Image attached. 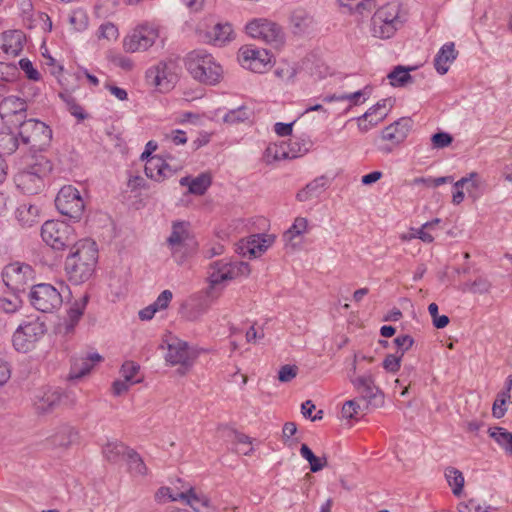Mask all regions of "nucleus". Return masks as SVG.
I'll return each instance as SVG.
<instances>
[{
  "mask_svg": "<svg viewBox=\"0 0 512 512\" xmlns=\"http://www.w3.org/2000/svg\"><path fill=\"white\" fill-rule=\"evenodd\" d=\"M97 260L98 249L94 241L83 238L73 243L64 264L68 280L75 285L88 281L94 274Z\"/></svg>",
  "mask_w": 512,
  "mask_h": 512,
  "instance_id": "1",
  "label": "nucleus"
},
{
  "mask_svg": "<svg viewBox=\"0 0 512 512\" xmlns=\"http://www.w3.org/2000/svg\"><path fill=\"white\" fill-rule=\"evenodd\" d=\"M250 266L246 262L236 261L229 258L216 260L209 265L208 281L209 287L207 296L216 299L228 282L239 277L248 276Z\"/></svg>",
  "mask_w": 512,
  "mask_h": 512,
  "instance_id": "2",
  "label": "nucleus"
},
{
  "mask_svg": "<svg viewBox=\"0 0 512 512\" xmlns=\"http://www.w3.org/2000/svg\"><path fill=\"white\" fill-rule=\"evenodd\" d=\"M185 64L191 76L204 84L215 85L223 76L221 65L211 54L203 50L190 52L186 57Z\"/></svg>",
  "mask_w": 512,
  "mask_h": 512,
  "instance_id": "3",
  "label": "nucleus"
},
{
  "mask_svg": "<svg viewBox=\"0 0 512 512\" xmlns=\"http://www.w3.org/2000/svg\"><path fill=\"white\" fill-rule=\"evenodd\" d=\"M400 5L389 3L380 7L371 20V32L379 39H389L403 26Z\"/></svg>",
  "mask_w": 512,
  "mask_h": 512,
  "instance_id": "4",
  "label": "nucleus"
},
{
  "mask_svg": "<svg viewBox=\"0 0 512 512\" xmlns=\"http://www.w3.org/2000/svg\"><path fill=\"white\" fill-rule=\"evenodd\" d=\"M190 224L187 221H173L166 246L177 264H183L192 253Z\"/></svg>",
  "mask_w": 512,
  "mask_h": 512,
  "instance_id": "5",
  "label": "nucleus"
},
{
  "mask_svg": "<svg viewBox=\"0 0 512 512\" xmlns=\"http://www.w3.org/2000/svg\"><path fill=\"white\" fill-rule=\"evenodd\" d=\"M40 234L46 245L54 250H63L75 243L74 228L65 222L46 220Z\"/></svg>",
  "mask_w": 512,
  "mask_h": 512,
  "instance_id": "6",
  "label": "nucleus"
},
{
  "mask_svg": "<svg viewBox=\"0 0 512 512\" xmlns=\"http://www.w3.org/2000/svg\"><path fill=\"white\" fill-rule=\"evenodd\" d=\"M159 37V27L154 23L145 22L136 26L123 40L126 52L146 51Z\"/></svg>",
  "mask_w": 512,
  "mask_h": 512,
  "instance_id": "7",
  "label": "nucleus"
},
{
  "mask_svg": "<svg viewBox=\"0 0 512 512\" xmlns=\"http://www.w3.org/2000/svg\"><path fill=\"white\" fill-rule=\"evenodd\" d=\"M55 204L62 215L74 221H80L85 209V201L80 191L72 185H65L59 190Z\"/></svg>",
  "mask_w": 512,
  "mask_h": 512,
  "instance_id": "8",
  "label": "nucleus"
},
{
  "mask_svg": "<svg viewBox=\"0 0 512 512\" xmlns=\"http://www.w3.org/2000/svg\"><path fill=\"white\" fill-rule=\"evenodd\" d=\"M165 360L172 366H179L177 373L184 376L193 366L195 356L189 349L187 342L178 338L167 341Z\"/></svg>",
  "mask_w": 512,
  "mask_h": 512,
  "instance_id": "9",
  "label": "nucleus"
},
{
  "mask_svg": "<svg viewBox=\"0 0 512 512\" xmlns=\"http://www.w3.org/2000/svg\"><path fill=\"white\" fill-rule=\"evenodd\" d=\"M247 34L266 44L279 46L284 40V34L279 25L267 19H254L246 25Z\"/></svg>",
  "mask_w": 512,
  "mask_h": 512,
  "instance_id": "10",
  "label": "nucleus"
},
{
  "mask_svg": "<svg viewBox=\"0 0 512 512\" xmlns=\"http://www.w3.org/2000/svg\"><path fill=\"white\" fill-rule=\"evenodd\" d=\"M238 60L243 68L255 73H264L272 67V55L268 50L251 45L240 48Z\"/></svg>",
  "mask_w": 512,
  "mask_h": 512,
  "instance_id": "11",
  "label": "nucleus"
},
{
  "mask_svg": "<svg viewBox=\"0 0 512 512\" xmlns=\"http://www.w3.org/2000/svg\"><path fill=\"white\" fill-rule=\"evenodd\" d=\"M62 304V296L49 283L34 284V309L43 313H51Z\"/></svg>",
  "mask_w": 512,
  "mask_h": 512,
  "instance_id": "12",
  "label": "nucleus"
},
{
  "mask_svg": "<svg viewBox=\"0 0 512 512\" xmlns=\"http://www.w3.org/2000/svg\"><path fill=\"white\" fill-rule=\"evenodd\" d=\"M175 68L173 62H160L147 70L146 78L160 90H169L176 80Z\"/></svg>",
  "mask_w": 512,
  "mask_h": 512,
  "instance_id": "13",
  "label": "nucleus"
},
{
  "mask_svg": "<svg viewBox=\"0 0 512 512\" xmlns=\"http://www.w3.org/2000/svg\"><path fill=\"white\" fill-rule=\"evenodd\" d=\"M175 499H181L194 512H221L211 501L210 497L189 486L185 491L180 492Z\"/></svg>",
  "mask_w": 512,
  "mask_h": 512,
  "instance_id": "14",
  "label": "nucleus"
},
{
  "mask_svg": "<svg viewBox=\"0 0 512 512\" xmlns=\"http://www.w3.org/2000/svg\"><path fill=\"white\" fill-rule=\"evenodd\" d=\"M275 236L271 234H254L241 242L239 249L243 256L258 257L273 243Z\"/></svg>",
  "mask_w": 512,
  "mask_h": 512,
  "instance_id": "15",
  "label": "nucleus"
},
{
  "mask_svg": "<svg viewBox=\"0 0 512 512\" xmlns=\"http://www.w3.org/2000/svg\"><path fill=\"white\" fill-rule=\"evenodd\" d=\"M30 272L29 265H20L19 263H13L6 266L2 272L3 281L8 287L13 290L20 291L24 289V285L27 282V273ZM25 293V290H23Z\"/></svg>",
  "mask_w": 512,
  "mask_h": 512,
  "instance_id": "16",
  "label": "nucleus"
},
{
  "mask_svg": "<svg viewBox=\"0 0 512 512\" xmlns=\"http://www.w3.org/2000/svg\"><path fill=\"white\" fill-rule=\"evenodd\" d=\"M411 128L412 120L410 118H400L382 130L381 139L399 145L407 138Z\"/></svg>",
  "mask_w": 512,
  "mask_h": 512,
  "instance_id": "17",
  "label": "nucleus"
},
{
  "mask_svg": "<svg viewBox=\"0 0 512 512\" xmlns=\"http://www.w3.org/2000/svg\"><path fill=\"white\" fill-rule=\"evenodd\" d=\"M77 430L69 424H61L47 437L46 441L53 448H67L77 440Z\"/></svg>",
  "mask_w": 512,
  "mask_h": 512,
  "instance_id": "18",
  "label": "nucleus"
},
{
  "mask_svg": "<svg viewBox=\"0 0 512 512\" xmlns=\"http://www.w3.org/2000/svg\"><path fill=\"white\" fill-rule=\"evenodd\" d=\"M352 383L369 403L378 405V403L382 402L383 396L378 387L375 386L371 375L359 376L353 379Z\"/></svg>",
  "mask_w": 512,
  "mask_h": 512,
  "instance_id": "19",
  "label": "nucleus"
},
{
  "mask_svg": "<svg viewBox=\"0 0 512 512\" xmlns=\"http://www.w3.org/2000/svg\"><path fill=\"white\" fill-rule=\"evenodd\" d=\"M102 361V356L98 353H91L87 356L74 357L72 359L69 379H80L90 373L96 363Z\"/></svg>",
  "mask_w": 512,
  "mask_h": 512,
  "instance_id": "20",
  "label": "nucleus"
},
{
  "mask_svg": "<svg viewBox=\"0 0 512 512\" xmlns=\"http://www.w3.org/2000/svg\"><path fill=\"white\" fill-rule=\"evenodd\" d=\"M145 174L148 178L161 182L164 179L173 175L172 169L169 165L160 157H150L145 164Z\"/></svg>",
  "mask_w": 512,
  "mask_h": 512,
  "instance_id": "21",
  "label": "nucleus"
},
{
  "mask_svg": "<svg viewBox=\"0 0 512 512\" xmlns=\"http://www.w3.org/2000/svg\"><path fill=\"white\" fill-rule=\"evenodd\" d=\"M330 185V179L325 176H319L309 182L302 190H300L296 198L300 202H306L313 198L319 197Z\"/></svg>",
  "mask_w": 512,
  "mask_h": 512,
  "instance_id": "22",
  "label": "nucleus"
},
{
  "mask_svg": "<svg viewBox=\"0 0 512 512\" xmlns=\"http://www.w3.org/2000/svg\"><path fill=\"white\" fill-rule=\"evenodd\" d=\"M25 34L20 30L5 31L2 34V50L9 56H17L23 49Z\"/></svg>",
  "mask_w": 512,
  "mask_h": 512,
  "instance_id": "23",
  "label": "nucleus"
},
{
  "mask_svg": "<svg viewBox=\"0 0 512 512\" xmlns=\"http://www.w3.org/2000/svg\"><path fill=\"white\" fill-rule=\"evenodd\" d=\"M457 51L453 42L445 43L434 58V67L440 75L448 72L450 64L457 58Z\"/></svg>",
  "mask_w": 512,
  "mask_h": 512,
  "instance_id": "24",
  "label": "nucleus"
},
{
  "mask_svg": "<svg viewBox=\"0 0 512 512\" xmlns=\"http://www.w3.org/2000/svg\"><path fill=\"white\" fill-rule=\"evenodd\" d=\"M32 325L30 322L20 324L12 337L14 349L19 353H28L32 347Z\"/></svg>",
  "mask_w": 512,
  "mask_h": 512,
  "instance_id": "25",
  "label": "nucleus"
},
{
  "mask_svg": "<svg viewBox=\"0 0 512 512\" xmlns=\"http://www.w3.org/2000/svg\"><path fill=\"white\" fill-rule=\"evenodd\" d=\"M181 186L188 187V192L194 195H203L212 183L211 174L204 172L197 177H182L179 181Z\"/></svg>",
  "mask_w": 512,
  "mask_h": 512,
  "instance_id": "26",
  "label": "nucleus"
},
{
  "mask_svg": "<svg viewBox=\"0 0 512 512\" xmlns=\"http://www.w3.org/2000/svg\"><path fill=\"white\" fill-rule=\"evenodd\" d=\"M61 397L62 395L59 391L49 389L37 396V401L34 402V408L38 414H47L59 405Z\"/></svg>",
  "mask_w": 512,
  "mask_h": 512,
  "instance_id": "27",
  "label": "nucleus"
},
{
  "mask_svg": "<svg viewBox=\"0 0 512 512\" xmlns=\"http://www.w3.org/2000/svg\"><path fill=\"white\" fill-rule=\"evenodd\" d=\"M26 110L27 104L25 100L16 96L6 97L0 102V116L2 119L11 116H21Z\"/></svg>",
  "mask_w": 512,
  "mask_h": 512,
  "instance_id": "28",
  "label": "nucleus"
},
{
  "mask_svg": "<svg viewBox=\"0 0 512 512\" xmlns=\"http://www.w3.org/2000/svg\"><path fill=\"white\" fill-rule=\"evenodd\" d=\"M52 129L44 122L34 119V151H46L52 141Z\"/></svg>",
  "mask_w": 512,
  "mask_h": 512,
  "instance_id": "29",
  "label": "nucleus"
},
{
  "mask_svg": "<svg viewBox=\"0 0 512 512\" xmlns=\"http://www.w3.org/2000/svg\"><path fill=\"white\" fill-rule=\"evenodd\" d=\"M340 7L345 9L347 13L358 16L365 17L368 16L372 10L375 8V3L373 0H337Z\"/></svg>",
  "mask_w": 512,
  "mask_h": 512,
  "instance_id": "30",
  "label": "nucleus"
},
{
  "mask_svg": "<svg viewBox=\"0 0 512 512\" xmlns=\"http://www.w3.org/2000/svg\"><path fill=\"white\" fill-rule=\"evenodd\" d=\"M233 30L229 23H218L207 33L208 41L215 46H223L231 41Z\"/></svg>",
  "mask_w": 512,
  "mask_h": 512,
  "instance_id": "31",
  "label": "nucleus"
},
{
  "mask_svg": "<svg viewBox=\"0 0 512 512\" xmlns=\"http://www.w3.org/2000/svg\"><path fill=\"white\" fill-rule=\"evenodd\" d=\"M89 295L84 294L80 299L75 300L70 309L68 310V320L69 323L66 327L67 331L73 330L75 325L79 322L82 317L84 310L88 304Z\"/></svg>",
  "mask_w": 512,
  "mask_h": 512,
  "instance_id": "32",
  "label": "nucleus"
},
{
  "mask_svg": "<svg viewBox=\"0 0 512 512\" xmlns=\"http://www.w3.org/2000/svg\"><path fill=\"white\" fill-rule=\"evenodd\" d=\"M445 479L450 486L452 493L454 496L459 497L461 496L463 492V487L465 483V479L463 476V473L454 468V467H448L445 469Z\"/></svg>",
  "mask_w": 512,
  "mask_h": 512,
  "instance_id": "33",
  "label": "nucleus"
},
{
  "mask_svg": "<svg viewBox=\"0 0 512 512\" xmlns=\"http://www.w3.org/2000/svg\"><path fill=\"white\" fill-rule=\"evenodd\" d=\"M489 436L505 450L512 455V433L502 427H491L488 430Z\"/></svg>",
  "mask_w": 512,
  "mask_h": 512,
  "instance_id": "34",
  "label": "nucleus"
},
{
  "mask_svg": "<svg viewBox=\"0 0 512 512\" xmlns=\"http://www.w3.org/2000/svg\"><path fill=\"white\" fill-rule=\"evenodd\" d=\"M393 106L391 99H382L375 105L370 107L364 114L363 118H369L375 116V122L381 123L389 114L390 109Z\"/></svg>",
  "mask_w": 512,
  "mask_h": 512,
  "instance_id": "35",
  "label": "nucleus"
},
{
  "mask_svg": "<svg viewBox=\"0 0 512 512\" xmlns=\"http://www.w3.org/2000/svg\"><path fill=\"white\" fill-rule=\"evenodd\" d=\"M140 366L133 361H125L120 369L122 379L134 385L142 381L141 378H137Z\"/></svg>",
  "mask_w": 512,
  "mask_h": 512,
  "instance_id": "36",
  "label": "nucleus"
},
{
  "mask_svg": "<svg viewBox=\"0 0 512 512\" xmlns=\"http://www.w3.org/2000/svg\"><path fill=\"white\" fill-rule=\"evenodd\" d=\"M266 157H267L268 161H270V159H272L274 161H279V160H283V159L296 158L297 154L294 152L288 151L285 144H281V145L275 144V145L269 146L266 149Z\"/></svg>",
  "mask_w": 512,
  "mask_h": 512,
  "instance_id": "37",
  "label": "nucleus"
},
{
  "mask_svg": "<svg viewBox=\"0 0 512 512\" xmlns=\"http://www.w3.org/2000/svg\"><path fill=\"white\" fill-rule=\"evenodd\" d=\"M129 449L122 443L114 441L108 442L103 448L104 457L111 462H116L120 456L126 454Z\"/></svg>",
  "mask_w": 512,
  "mask_h": 512,
  "instance_id": "38",
  "label": "nucleus"
},
{
  "mask_svg": "<svg viewBox=\"0 0 512 512\" xmlns=\"http://www.w3.org/2000/svg\"><path fill=\"white\" fill-rule=\"evenodd\" d=\"M275 75L284 83H292L297 74V68L289 62H281L275 69Z\"/></svg>",
  "mask_w": 512,
  "mask_h": 512,
  "instance_id": "39",
  "label": "nucleus"
},
{
  "mask_svg": "<svg viewBox=\"0 0 512 512\" xmlns=\"http://www.w3.org/2000/svg\"><path fill=\"white\" fill-rule=\"evenodd\" d=\"M251 111L247 106H239L236 109L229 110L223 117V121L229 124L244 122L249 119Z\"/></svg>",
  "mask_w": 512,
  "mask_h": 512,
  "instance_id": "40",
  "label": "nucleus"
},
{
  "mask_svg": "<svg viewBox=\"0 0 512 512\" xmlns=\"http://www.w3.org/2000/svg\"><path fill=\"white\" fill-rule=\"evenodd\" d=\"M481 185V181L476 173H471L467 177H463L458 180L455 184V188H465L468 194L472 197H476L474 191L478 190Z\"/></svg>",
  "mask_w": 512,
  "mask_h": 512,
  "instance_id": "41",
  "label": "nucleus"
},
{
  "mask_svg": "<svg viewBox=\"0 0 512 512\" xmlns=\"http://www.w3.org/2000/svg\"><path fill=\"white\" fill-rule=\"evenodd\" d=\"M409 68H405L403 66H397L388 74V78L390 79V83L393 86H403L407 82L411 80Z\"/></svg>",
  "mask_w": 512,
  "mask_h": 512,
  "instance_id": "42",
  "label": "nucleus"
},
{
  "mask_svg": "<svg viewBox=\"0 0 512 512\" xmlns=\"http://www.w3.org/2000/svg\"><path fill=\"white\" fill-rule=\"evenodd\" d=\"M69 23L75 31H83L88 27V16L82 9H77L69 14Z\"/></svg>",
  "mask_w": 512,
  "mask_h": 512,
  "instance_id": "43",
  "label": "nucleus"
},
{
  "mask_svg": "<svg viewBox=\"0 0 512 512\" xmlns=\"http://www.w3.org/2000/svg\"><path fill=\"white\" fill-rule=\"evenodd\" d=\"M17 189L24 195L29 194L32 186V172L28 169L20 171L14 178Z\"/></svg>",
  "mask_w": 512,
  "mask_h": 512,
  "instance_id": "44",
  "label": "nucleus"
},
{
  "mask_svg": "<svg viewBox=\"0 0 512 512\" xmlns=\"http://www.w3.org/2000/svg\"><path fill=\"white\" fill-rule=\"evenodd\" d=\"M308 220L304 217H297L292 226L285 232V238L292 240L293 238L304 234L307 231Z\"/></svg>",
  "mask_w": 512,
  "mask_h": 512,
  "instance_id": "45",
  "label": "nucleus"
},
{
  "mask_svg": "<svg viewBox=\"0 0 512 512\" xmlns=\"http://www.w3.org/2000/svg\"><path fill=\"white\" fill-rule=\"evenodd\" d=\"M127 458L129 467L133 473L138 475L146 474L147 468L138 453L133 450H128Z\"/></svg>",
  "mask_w": 512,
  "mask_h": 512,
  "instance_id": "46",
  "label": "nucleus"
},
{
  "mask_svg": "<svg viewBox=\"0 0 512 512\" xmlns=\"http://www.w3.org/2000/svg\"><path fill=\"white\" fill-rule=\"evenodd\" d=\"M19 126H20V131L18 134L19 138H16L11 135H8L5 137V138H7V140L9 142L12 143V147L8 148L9 151H13L16 147L19 146V140L25 145H27L30 142L29 130L26 128L27 123L25 121H20Z\"/></svg>",
  "mask_w": 512,
  "mask_h": 512,
  "instance_id": "47",
  "label": "nucleus"
},
{
  "mask_svg": "<svg viewBox=\"0 0 512 512\" xmlns=\"http://www.w3.org/2000/svg\"><path fill=\"white\" fill-rule=\"evenodd\" d=\"M52 171V164L50 160H48L44 156L35 157L34 156V176L39 178H43L50 174Z\"/></svg>",
  "mask_w": 512,
  "mask_h": 512,
  "instance_id": "48",
  "label": "nucleus"
},
{
  "mask_svg": "<svg viewBox=\"0 0 512 512\" xmlns=\"http://www.w3.org/2000/svg\"><path fill=\"white\" fill-rule=\"evenodd\" d=\"M492 509L490 505H481L475 499L460 502L457 506L458 512H490Z\"/></svg>",
  "mask_w": 512,
  "mask_h": 512,
  "instance_id": "49",
  "label": "nucleus"
},
{
  "mask_svg": "<svg viewBox=\"0 0 512 512\" xmlns=\"http://www.w3.org/2000/svg\"><path fill=\"white\" fill-rule=\"evenodd\" d=\"M22 300L16 294L0 298V308L6 313H13L21 306Z\"/></svg>",
  "mask_w": 512,
  "mask_h": 512,
  "instance_id": "50",
  "label": "nucleus"
},
{
  "mask_svg": "<svg viewBox=\"0 0 512 512\" xmlns=\"http://www.w3.org/2000/svg\"><path fill=\"white\" fill-rule=\"evenodd\" d=\"M32 204L24 203L17 207L15 210V218L20 223L19 225L22 227H30V214H31Z\"/></svg>",
  "mask_w": 512,
  "mask_h": 512,
  "instance_id": "51",
  "label": "nucleus"
},
{
  "mask_svg": "<svg viewBox=\"0 0 512 512\" xmlns=\"http://www.w3.org/2000/svg\"><path fill=\"white\" fill-rule=\"evenodd\" d=\"M295 28L300 32L305 31L313 22L312 18L305 12H295L291 19Z\"/></svg>",
  "mask_w": 512,
  "mask_h": 512,
  "instance_id": "52",
  "label": "nucleus"
},
{
  "mask_svg": "<svg viewBox=\"0 0 512 512\" xmlns=\"http://www.w3.org/2000/svg\"><path fill=\"white\" fill-rule=\"evenodd\" d=\"M17 66L0 62V81L11 82L17 78Z\"/></svg>",
  "mask_w": 512,
  "mask_h": 512,
  "instance_id": "53",
  "label": "nucleus"
},
{
  "mask_svg": "<svg viewBox=\"0 0 512 512\" xmlns=\"http://www.w3.org/2000/svg\"><path fill=\"white\" fill-rule=\"evenodd\" d=\"M402 357L403 355L397 352L394 354H388L383 361L384 369L389 372H397L400 369Z\"/></svg>",
  "mask_w": 512,
  "mask_h": 512,
  "instance_id": "54",
  "label": "nucleus"
},
{
  "mask_svg": "<svg viewBox=\"0 0 512 512\" xmlns=\"http://www.w3.org/2000/svg\"><path fill=\"white\" fill-rule=\"evenodd\" d=\"M394 345L397 347V353L404 355L406 351H408L413 343L414 340L409 335H399L393 340Z\"/></svg>",
  "mask_w": 512,
  "mask_h": 512,
  "instance_id": "55",
  "label": "nucleus"
},
{
  "mask_svg": "<svg viewBox=\"0 0 512 512\" xmlns=\"http://www.w3.org/2000/svg\"><path fill=\"white\" fill-rule=\"evenodd\" d=\"M453 141L452 136L447 132H438L431 137L434 148L441 149L449 146Z\"/></svg>",
  "mask_w": 512,
  "mask_h": 512,
  "instance_id": "56",
  "label": "nucleus"
},
{
  "mask_svg": "<svg viewBox=\"0 0 512 512\" xmlns=\"http://www.w3.org/2000/svg\"><path fill=\"white\" fill-rule=\"evenodd\" d=\"M119 33L118 28L111 22L102 24L99 28V37L107 40L117 39Z\"/></svg>",
  "mask_w": 512,
  "mask_h": 512,
  "instance_id": "57",
  "label": "nucleus"
},
{
  "mask_svg": "<svg viewBox=\"0 0 512 512\" xmlns=\"http://www.w3.org/2000/svg\"><path fill=\"white\" fill-rule=\"evenodd\" d=\"M338 99H343V101H349L354 105H358L364 103L367 97L365 90H359L353 93L339 94Z\"/></svg>",
  "mask_w": 512,
  "mask_h": 512,
  "instance_id": "58",
  "label": "nucleus"
},
{
  "mask_svg": "<svg viewBox=\"0 0 512 512\" xmlns=\"http://www.w3.org/2000/svg\"><path fill=\"white\" fill-rule=\"evenodd\" d=\"M173 298V294L170 290L162 291L157 299L153 302V305L157 309V311L164 310L168 307L169 303Z\"/></svg>",
  "mask_w": 512,
  "mask_h": 512,
  "instance_id": "59",
  "label": "nucleus"
},
{
  "mask_svg": "<svg viewBox=\"0 0 512 512\" xmlns=\"http://www.w3.org/2000/svg\"><path fill=\"white\" fill-rule=\"evenodd\" d=\"M298 368L296 366L284 365L280 368L278 379L281 382H290L297 376Z\"/></svg>",
  "mask_w": 512,
  "mask_h": 512,
  "instance_id": "60",
  "label": "nucleus"
},
{
  "mask_svg": "<svg viewBox=\"0 0 512 512\" xmlns=\"http://www.w3.org/2000/svg\"><path fill=\"white\" fill-rule=\"evenodd\" d=\"M360 406L354 400H348L343 404L342 416L346 419L353 418L357 413Z\"/></svg>",
  "mask_w": 512,
  "mask_h": 512,
  "instance_id": "61",
  "label": "nucleus"
},
{
  "mask_svg": "<svg viewBox=\"0 0 512 512\" xmlns=\"http://www.w3.org/2000/svg\"><path fill=\"white\" fill-rule=\"evenodd\" d=\"M165 138L175 145H182L187 142L186 133L182 130H172L165 135Z\"/></svg>",
  "mask_w": 512,
  "mask_h": 512,
  "instance_id": "62",
  "label": "nucleus"
},
{
  "mask_svg": "<svg viewBox=\"0 0 512 512\" xmlns=\"http://www.w3.org/2000/svg\"><path fill=\"white\" fill-rule=\"evenodd\" d=\"M132 386L129 382L124 379L115 380L112 384V391L115 396H120L127 392L129 388Z\"/></svg>",
  "mask_w": 512,
  "mask_h": 512,
  "instance_id": "63",
  "label": "nucleus"
},
{
  "mask_svg": "<svg viewBox=\"0 0 512 512\" xmlns=\"http://www.w3.org/2000/svg\"><path fill=\"white\" fill-rule=\"evenodd\" d=\"M297 432V426L294 422H286L283 425L282 437L285 443L290 441L291 437Z\"/></svg>",
  "mask_w": 512,
  "mask_h": 512,
  "instance_id": "64",
  "label": "nucleus"
}]
</instances>
